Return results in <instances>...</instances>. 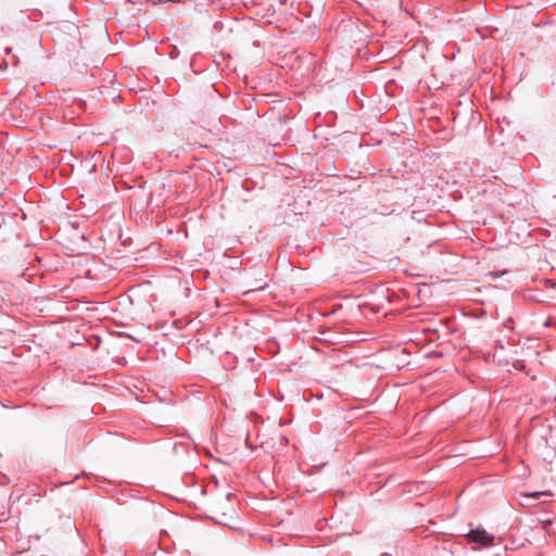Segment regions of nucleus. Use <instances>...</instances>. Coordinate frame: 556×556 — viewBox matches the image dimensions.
<instances>
[{
	"mask_svg": "<svg viewBox=\"0 0 556 556\" xmlns=\"http://www.w3.org/2000/svg\"><path fill=\"white\" fill-rule=\"evenodd\" d=\"M231 493L227 494L226 498H222L213 503L211 507L212 519L220 525L229 528H236L238 525V517L235 508L229 504Z\"/></svg>",
	"mask_w": 556,
	"mask_h": 556,
	"instance_id": "f257e3e1",
	"label": "nucleus"
},
{
	"mask_svg": "<svg viewBox=\"0 0 556 556\" xmlns=\"http://www.w3.org/2000/svg\"><path fill=\"white\" fill-rule=\"evenodd\" d=\"M470 542L477 543L479 546L488 547L493 545L494 536L488 533L483 528L470 530L467 534Z\"/></svg>",
	"mask_w": 556,
	"mask_h": 556,
	"instance_id": "f03ea898",
	"label": "nucleus"
},
{
	"mask_svg": "<svg viewBox=\"0 0 556 556\" xmlns=\"http://www.w3.org/2000/svg\"><path fill=\"white\" fill-rule=\"evenodd\" d=\"M552 495L553 494L549 491L531 492V493H523V494H521V496L525 497V498H535V500H539V498H541L543 496L551 497Z\"/></svg>",
	"mask_w": 556,
	"mask_h": 556,
	"instance_id": "7ed1b4c3",
	"label": "nucleus"
},
{
	"mask_svg": "<svg viewBox=\"0 0 556 556\" xmlns=\"http://www.w3.org/2000/svg\"><path fill=\"white\" fill-rule=\"evenodd\" d=\"M361 308H362V305L357 304V309L361 311Z\"/></svg>",
	"mask_w": 556,
	"mask_h": 556,
	"instance_id": "20e7f679",
	"label": "nucleus"
}]
</instances>
